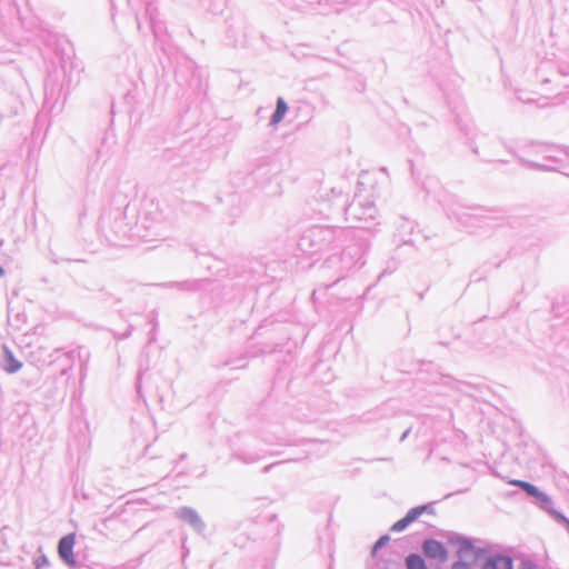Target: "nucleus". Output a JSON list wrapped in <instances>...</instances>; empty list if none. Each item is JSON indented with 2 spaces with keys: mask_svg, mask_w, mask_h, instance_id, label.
Here are the masks:
<instances>
[{
  "mask_svg": "<svg viewBox=\"0 0 569 569\" xmlns=\"http://www.w3.org/2000/svg\"><path fill=\"white\" fill-rule=\"evenodd\" d=\"M422 551L428 558L440 562H445L448 558V551L443 543L435 539L426 540L422 545Z\"/></svg>",
  "mask_w": 569,
  "mask_h": 569,
  "instance_id": "nucleus-1",
  "label": "nucleus"
},
{
  "mask_svg": "<svg viewBox=\"0 0 569 569\" xmlns=\"http://www.w3.org/2000/svg\"><path fill=\"white\" fill-rule=\"evenodd\" d=\"M463 565L461 562H456L453 566H452V569H459L460 567H462Z\"/></svg>",
  "mask_w": 569,
  "mask_h": 569,
  "instance_id": "nucleus-10",
  "label": "nucleus"
},
{
  "mask_svg": "<svg viewBox=\"0 0 569 569\" xmlns=\"http://www.w3.org/2000/svg\"><path fill=\"white\" fill-rule=\"evenodd\" d=\"M287 110H288L287 103L283 101L282 98H279L278 101H277L276 111H274V113L272 116V119H271V123L272 124L279 123L283 119Z\"/></svg>",
  "mask_w": 569,
  "mask_h": 569,
  "instance_id": "nucleus-6",
  "label": "nucleus"
},
{
  "mask_svg": "<svg viewBox=\"0 0 569 569\" xmlns=\"http://www.w3.org/2000/svg\"><path fill=\"white\" fill-rule=\"evenodd\" d=\"M9 360H10V366L7 369L8 372L12 373V372L18 371L21 368V363L18 362L17 360H14L11 355L9 356Z\"/></svg>",
  "mask_w": 569,
  "mask_h": 569,
  "instance_id": "nucleus-8",
  "label": "nucleus"
},
{
  "mask_svg": "<svg viewBox=\"0 0 569 569\" xmlns=\"http://www.w3.org/2000/svg\"><path fill=\"white\" fill-rule=\"evenodd\" d=\"M462 549H467V550H469V549H471V547H470L469 545H463V546L461 547V550H462Z\"/></svg>",
  "mask_w": 569,
  "mask_h": 569,
  "instance_id": "nucleus-11",
  "label": "nucleus"
},
{
  "mask_svg": "<svg viewBox=\"0 0 569 569\" xmlns=\"http://www.w3.org/2000/svg\"><path fill=\"white\" fill-rule=\"evenodd\" d=\"M426 511L425 506L416 507L411 509L406 517L398 520L392 526V531L400 532L405 530L410 523H412L415 520H417L423 512Z\"/></svg>",
  "mask_w": 569,
  "mask_h": 569,
  "instance_id": "nucleus-3",
  "label": "nucleus"
},
{
  "mask_svg": "<svg viewBox=\"0 0 569 569\" xmlns=\"http://www.w3.org/2000/svg\"><path fill=\"white\" fill-rule=\"evenodd\" d=\"M511 483L520 487L522 490H525L528 495L530 496H533L536 498H538L540 501H542L543 503H550V498L548 496H546L545 493H542L541 491H539L535 486H532L531 483L529 482H526V481H521V480H516V481H512Z\"/></svg>",
  "mask_w": 569,
  "mask_h": 569,
  "instance_id": "nucleus-4",
  "label": "nucleus"
},
{
  "mask_svg": "<svg viewBox=\"0 0 569 569\" xmlns=\"http://www.w3.org/2000/svg\"><path fill=\"white\" fill-rule=\"evenodd\" d=\"M4 271L3 269L0 267V278L3 276Z\"/></svg>",
  "mask_w": 569,
  "mask_h": 569,
  "instance_id": "nucleus-12",
  "label": "nucleus"
},
{
  "mask_svg": "<svg viewBox=\"0 0 569 569\" xmlns=\"http://www.w3.org/2000/svg\"><path fill=\"white\" fill-rule=\"evenodd\" d=\"M407 569H427L425 560L416 553H411L406 558Z\"/></svg>",
  "mask_w": 569,
  "mask_h": 569,
  "instance_id": "nucleus-7",
  "label": "nucleus"
},
{
  "mask_svg": "<svg viewBox=\"0 0 569 569\" xmlns=\"http://www.w3.org/2000/svg\"><path fill=\"white\" fill-rule=\"evenodd\" d=\"M74 536L68 535L60 539L58 551L60 557L70 566H74L73 557Z\"/></svg>",
  "mask_w": 569,
  "mask_h": 569,
  "instance_id": "nucleus-2",
  "label": "nucleus"
},
{
  "mask_svg": "<svg viewBox=\"0 0 569 569\" xmlns=\"http://www.w3.org/2000/svg\"><path fill=\"white\" fill-rule=\"evenodd\" d=\"M388 540V537H381L375 545V550H377L378 548H381L386 541Z\"/></svg>",
  "mask_w": 569,
  "mask_h": 569,
  "instance_id": "nucleus-9",
  "label": "nucleus"
},
{
  "mask_svg": "<svg viewBox=\"0 0 569 569\" xmlns=\"http://www.w3.org/2000/svg\"><path fill=\"white\" fill-rule=\"evenodd\" d=\"M482 569H512V561L508 557H496L487 561Z\"/></svg>",
  "mask_w": 569,
  "mask_h": 569,
  "instance_id": "nucleus-5",
  "label": "nucleus"
}]
</instances>
